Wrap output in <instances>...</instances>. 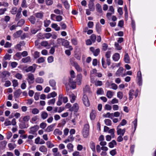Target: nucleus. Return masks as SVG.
Instances as JSON below:
<instances>
[{
    "label": "nucleus",
    "mask_w": 156,
    "mask_h": 156,
    "mask_svg": "<svg viewBox=\"0 0 156 156\" xmlns=\"http://www.w3.org/2000/svg\"><path fill=\"white\" fill-rule=\"evenodd\" d=\"M39 129V126L37 125H35L31 127L30 128V131L29 133L30 134H32L36 136L37 135V132Z\"/></svg>",
    "instance_id": "1"
},
{
    "label": "nucleus",
    "mask_w": 156,
    "mask_h": 156,
    "mask_svg": "<svg viewBox=\"0 0 156 156\" xmlns=\"http://www.w3.org/2000/svg\"><path fill=\"white\" fill-rule=\"evenodd\" d=\"M136 78L138 85L139 86H141L142 85V79L141 73L140 70L137 72Z\"/></svg>",
    "instance_id": "2"
},
{
    "label": "nucleus",
    "mask_w": 156,
    "mask_h": 156,
    "mask_svg": "<svg viewBox=\"0 0 156 156\" xmlns=\"http://www.w3.org/2000/svg\"><path fill=\"white\" fill-rule=\"evenodd\" d=\"M27 80L29 84H33L34 81V75L31 73L27 74Z\"/></svg>",
    "instance_id": "3"
},
{
    "label": "nucleus",
    "mask_w": 156,
    "mask_h": 156,
    "mask_svg": "<svg viewBox=\"0 0 156 156\" xmlns=\"http://www.w3.org/2000/svg\"><path fill=\"white\" fill-rule=\"evenodd\" d=\"M82 101L83 104L86 107H89L90 105V102L87 95L84 94L82 98Z\"/></svg>",
    "instance_id": "4"
},
{
    "label": "nucleus",
    "mask_w": 156,
    "mask_h": 156,
    "mask_svg": "<svg viewBox=\"0 0 156 156\" xmlns=\"http://www.w3.org/2000/svg\"><path fill=\"white\" fill-rule=\"evenodd\" d=\"M117 133L118 135H121L123 136L126 131L125 128H124L122 129H121L120 126H118L117 128Z\"/></svg>",
    "instance_id": "5"
},
{
    "label": "nucleus",
    "mask_w": 156,
    "mask_h": 156,
    "mask_svg": "<svg viewBox=\"0 0 156 156\" xmlns=\"http://www.w3.org/2000/svg\"><path fill=\"white\" fill-rule=\"evenodd\" d=\"M37 65L36 64H34L33 66H30L25 69V71L27 72H31L34 73L35 71Z\"/></svg>",
    "instance_id": "6"
},
{
    "label": "nucleus",
    "mask_w": 156,
    "mask_h": 156,
    "mask_svg": "<svg viewBox=\"0 0 156 156\" xmlns=\"http://www.w3.org/2000/svg\"><path fill=\"white\" fill-rule=\"evenodd\" d=\"M71 63L72 65L74 66L77 71L79 72H80L82 71V69L80 67L77 63L75 61H71Z\"/></svg>",
    "instance_id": "7"
},
{
    "label": "nucleus",
    "mask_w": 156,
    "mask_h": 156,
    "mask_svg": "<svg viewBox=\"0 0 156 156\" xmlns=\"http://www.w3.org/2000/svg\"><path fill=\"white\" fill-rule=\"evenodd\" d=\"M79 108V105L77 103H74L73 106L70 108L69 110L70 111H73L75 112H77Z\"/></svg>",
    "instance_id": "8"
},
{
    "label": "nucleus",
    "mask_w": 156,
    "mask_h": 156,
    "mask_svg": "<svg viewBox=\"0 0 156 156\" xmlns=\"http://www.w3.org/2000/svg\"><path fill=\"white\" fill-rule=\"evenodd\" d=\"M90 50L93 53L94 55L96 56L98 55L100 52V50L99 48H97L95 50L93 47H90Z\"/></svg>",
    "instance_id": "9"
},
{
    "label": "nucleus",
    "mask_w": 156,
    "mask_h": 156,
    "mask_svg": "<svg viewBox=\"0 0 156 156\" xmlns=\"http://www.w3.org/2000/svg\"><path fill=\"white\" fill-rule=\"evenodd\" d=\"M124 71V69L122 67H120L115 73V75L116 76L119 77L121 76L123 74V73Z\"/></svg>",
    "instance_id": "10"
},
{
    "label": "nucleus",
    "mask_w": 156,
    "mask_h": 156,
    "mask_svg": "<svg viewBox=\"0 0 156 156\" xmlns=\"http://www.w3.org/2000/svg\"><path fill=\"white\" fill-rule=\"evenodd\" d=\"M137 119H136L134 120L132 122V128H133L134 127V130L132 131L131 133V134L133 135L134 133L136 130V127L137 126Z\"/></svg>",
    "instance_id": "11"
},
{
    "label": "nucleus",
    "mask_w": 156,
    "mask_h": 156,
    "mask_svg": "<svg viewBox=\"0 0 156 156\" xmlns=\"http://www.w3.org/2000/svg\"><path fill=\"white\" fill-rule=\"evenodd\" d=\"M82 79V75L80 73L77 75L76 78V82L78 85H80L81 84V81Z\"/></svg>",
    "instance_id": "12"
},
{
    "label": "nucleus",
    "mask_w": 156,
    "mask_h": 156,
    "mask_svg": "<svg viewBox=\"0 0 156 156\" xmlns=\"http://www.w3.org/2000/svg\"><path fill=\"white\" fill-rule=\"evenodd\" d=\"M94 1H89V4L88 5V8L90 11H94L95 10Z\"/></svg>",
    "instance_id": "13"
},
{
    "label": "nucleus",
    "mask_w": 156,
    "mask_h": 156,
    "mask_svg": "<svg viewBox=\"0 0 156 156\" xmlns=\"http://www.w3.org/2000/svg\"><path fill=\"white\" fill-rule=\"evenodd\" d=\"M49 83L50 86L52 87V89L55 90L56 82L55 80L53 79L49 81Z\"/></svg>",
    "instance_id": "14"
},
{
    "label": "nucleus",
    "mask_w": 156,
    "mask_h": 156,
    "mask_svg": "<svg viewBox=\"0 0 156 156\" xmlns=\"http://www.w3.org/2000/svg\"><path fill=\"white\" fill-rule=\"evenodd\" d=\"M76 82L73 81V80L71 78L69 79V85L73 89H75L76 87Z\"/></svg>",
    "instance_id": "15"
},
{
    "label": "nucleus",
    "mask_w": 156,
    "mask_h": 156,
    "mask_svg": "<svg viewBox=\"0 0 156 156\" xmlns=\"http://www.w3.org/2000/svg\"><path fill=\"white\" fill-rule=\"evenodd\" d=\"M55 125V124H52L48 126L45 129V131L48 132H50L53 131L54 129V127Z\"/></svg>",
    "instance_id": "16"
},
{
    "label": "nucleus",
    "mask_w": 156,
    "mask_h": 156,
    "mask_svg": "<svg viewBox=\"0 0 156 156\" xmlns=\"http://www.w3.org/2000/svg\"><path fill=\"white\" fill-rule=\"evenodd\" d=\"M97 70L96 69H94L90 71V77L91 82H93L94 81V76L93 75V74L96 73L97 72Z\"/></svg>",
    "instance_id": "17"
},
{
    "label": "nucleus",
    "mask_w": 156,
    "mask_h": 156,
    "mask_svg": "<svg viewBox=\"0 0 156 156\" xmlns=\"http://www.w3.org/2000/svg\"><path fill=\"white\" fill-rule=\"evenodd\" d=\"M134 91L133 89H131L129 90V100L131 101L133 98V96L134 94Z\"/></svg>",
    "instance_id": "18"
},
{
    "label": "nucleus",
    "mask_w": 156,
    "mask_h": 156,
    "mask_svg": "<svg viewBox=\"0 0 156 156\" xmlns=\"http://www.w3.org/2000/svg\"><path fill=\"white\" fill-rule=\"evenodd\" d=\"M119 58L120 55L118 53H115L112 56L113 60L115 62L117 61Z\"/></svg>",
    "instance_id": "19"
},
{
    "label": "nucleus",
    "mask_w": 156,
    "mask_h": 156,
    "mask_svg": "<svg viewBox=\"0 0 156 156\" xmlns=\"http://www.w3.org/2000/svg\"><path fill=\"white\" fill-rule=\"evenodd\" d=\"M124 61L126 63H130V58L127 53H126L124 55Z\"/></svg>",
    "instance_id": "20"
},
{
    "label": "nucleus",
    "mask_w": 156,
    "mask_h": 156,
    "mask_svg": "<svg viewBox=\"0 0 156 156\" xmlns=\"http://www.w3.org/2000/svg\"><path fill=\"white\" fill-rule=\"evenodd\" d=\"M90 147L93 152H96L95 143L93 141H91L90 144Z\"/></svg>",
    "instance_id": "21"
},
{
    "label": "nucleus",
    "mask_w": 156,
    "mask_h": 156,
    "mask_svg": "<svg viewBox=\"0 0 156 156\" xmlns=\"http://www.w3.org/2000/svg\"><path fill=\"white\" fill-rule=\"evenodd\" d=\"M101 26L99 23H97L96 25V29L97 32L99 34H101Z\"/></svg>",
    "instance_id": "22"
},
{
    "label": "nucleus",
    "mask_w": 156,
    "mask_h": 156,
    "mask_svg": "<svg viewBox=\"0 0 156 156\" xmlns=\"http://www.w3.org/2000/svg\"><path fill=\"white\" fill-rule=\"evenodd\" d=\"M22 33V31L21 30L18 31L15 33H14L13 34V36L15 38H18L20 37Z\"/></svg>",
    "instance_id": "23"
},
{
    "label": "nucleus",
    "mask_w": 156,
    "mask_h": 156,
    "mask_svg": "<svg viewBox=\"0 0 156 156\" xmlns=\"http://www.w3.org/2000/svg\"><path fill=\"white\" fill-rule=\"evenodd\" d=\"M69 96L71 102L72 103H74L76 98V96L74 94L72 93L69 94Z\"/></svg>",
    "instance_id": "24"
},
{
    "label": "nucleus",
    "mask_w": 156,
    "mask_h": 156,
    "mask_svg": "<svg viewBox=\"0 0 156 156\" xmlns=\"http://www.w3.org/2000/svg\"><path fill=\"white\" fill-rule=\"evenodd\" d=\"M21 93V90L20 89H19L16 90L14 93V96L15 98L19 97Z\"/></svg>",
    "instance_id": "25"
},
{
    "label": "nucleus",
    "mask_w": 156,
    "mask_h": 156,
    "mask_svg": "<svg viewBox=\"0 0 156 156\" xmlns=\"http://www.w3.org/2000/svg\"><path fill=\"white\" fill-rule=\"evenodd\" d=\"M36 17L40 19H42L43 17L44 13L42 12H37L35 14Z\"/></svg>",
    "instance_id": "26"
},
{
    "label": "nucleus",
    "mask_w": 156,
    "mask_h": 156,
    "mask_svg": "<svg viewBox=\"0 0 156 156\" xmlns=\"http://www.w3.org/2000/svg\"><path fill=\"white\" fill-rule=\"evenodd\" d=\"M10 75V73L7 71L3 72L1 74V76L2 78H4L7 76H9Z\"/></svg>",
    "instance_id": "27"
},
{
    "label": "nucleus",
    "mask_w": 156,
    "mask_h": 156,
    "mask_svg": "<svg viewBox=\"0 0 156 156\" xmlns=\"http://www.w3.org/2000/svg\"><path fill=\"white\" fill-rule=\"evenodd\" d=\"M74 146L71 143H69L67 145V147L69 150V152H70L73 151Z\"/></svg>",
    "instance_id": "28"
},
{
    "label": "nucleus",
    "mask_w": 156,
    "mask_h": 156,
    "mask_svg": "<svg viewBox=\"0 0 156 156\" xmlns=\"http://www.w3.org/2000/svg\"><path fill=\"white\" fill-rule=\"evenodd\" d=\"M28 19L32 24H34L35 23L36 19L35 17L34 16H30L28 18Z\"/></svg>",
    "instance_id": "29"
},
{
    "label": "nucleus",
    "mask_w": 156,
    "mask_h": 156,
    "mask_svg": "<svg viewBox=\"0 0 156 156\" xmlns=\"http://www.w3.org/2000/svg\"><path fill=\"white\" fill-rule=\"evenodd\" d=\"M96 112L94 111H92L90 114V118L91 120H94L96 117Z\"/></svg>",
    "instance_id": "30"
},
{
    "label": "nucleus",
    "mask_w": 156,
    "mask_h": 156,
    "mask_svg": "<svg viewBox=\"0 0 156 156\" xmlns=\"http://www.w3.org/2000/svg\"><path fill=\"white\" fill-rule=\"evenodd\" d=\"M22 9L21 8L18 10L16 16V18H15L16 21H18L20 18V16L21 14V11Z\"/></svg>",
    "instance_id": "31"
},
{
    "label": "nucleus",
    "mask_w": 156,
    "mask_h": 156,
    "mask_svg": "<svg viewBox=\"0 0 156 156\" xmlns=\"http://www.w3.org/2000/svg\"><path fill=\"white\" fill-rule=\"evenodd\" d=\"M117 144V143L115 140H112L111 142L109 143L108 144L109 147L110 148H113L114 145H116Z\"/></svg>",
    "instance_id": "32"
},
{
    "label": "nucleus",
    "mask_w": 156,
    "mask_h": 156,
    "mask_svg": "<svg viewBox=\"0 0 156 156\" xmlns=\"http://www.w3.org/2000/svg\"><path fill=\"white\" fill-rule=\"evenodd\" d=\"M96 9L97 12L99 13H101L102 12V10L101 5L97 3L96 5Z\"/></svg>",
    "instance_id": "33"
},
{
    "label": "nucleus",
    "mask_w": 156,
    "mask_h": 156,
    "mask_svg": "<svg viewBox=\"0 0 156 156\" xmlns=\"http://www.w3.org/2000/svg\"><path fill=\"white\" fill-rule=\"evenodd\" d=\"M21 61L23 62L26 63L30 61V56H27L23 58Z\"/></svg>",
    "instance_id": "34"
},
{
    "label": "nucleus",
    "mask_w": 156,
    "mask_h": 156,
    "mask_svg": "<svg viewBox=\"0 0 156 156\" xmlns=\"http://www.w3.org/2000/svg\"><path fill=\"white\" fill-rule=\"evenodd\" d=\"M53 134L55 135H61L62 134V132L60 131L59 129H56L54 130L53 132Z\"/></svg>",
    "instance_id": "35"
},
{
    "label": "nucleus",
    "mask_w": 156,
    "mask_h": 156,
    "mask_svg": "<svg viewBox=\"0 0 156 156\" xmlns=\"http://www.w3.org/2000/svg\"><path fill=\"white\" fill-rule=\"evenodd\" d=\"M83 91L85 93H90L91 92L89 86L88 85H86L83 89Z\"/></svg>",
    "instance_id": "36"
},
{
    "label": "nucleus",
    "mask_w": 156,
    "mask_h": 156,
    "mask_svg": "<svg viewBox=\"0 0 156 156\" xmlns=\"http://www.w3.org/2000/svg\"><path fill=\"white\" fill-rule=\"evenodd\" d=\"M69 45V42L67 40L65 39L63 40L62 45L64 46L66 48H68V46Z\"/></svg>",
    "instance_id": "37"
},
{
    "label": "nucleus",
    "mask_w": 156,
    "mask_h": 156,
    "mask_svg": "<svg viewBox=\"0 0 156 156\" xmlns=\"http://www.w3.org/2000/svg\"><path fill=\"white\" fill-rule=\"evenodd\" d=\"M41 116L42 119L44 120L47 118L48 114L46 112L43 111L41 113Z\"/></svg>",
    "instance_id": "38"
},
{
    "label": "nucleus",
    "mask_w": 156,
    "mask_h": 156,
    "mask_svg": "<svg viewBox=\"0 0 156 156\" xmlns=\"http://www.w3.org/2000/svg\"><path fill=\"white\" fill-rule=\"evenodd\" d=\"M82 134L83 137L85 138H86L89 135V131L83 130Z\"/></svg>",
    "instance_id": "39"
},
{
    "label": "nucleus",
    "mask_w": 156,
    "mask_h": 156,
    "mask_svg": "<svg viewBox=\"0 0 156 156\" xmlns=\"http://www.w3.org/2000/svg\"><path fill=\"white\" fill-rule=\"evenodd\" d=\"M113 95V93L112 92L111 90L107 91L106 93V96L108 98H111Z\"/></svg>",
    "instance_id": "40"
},
{
    "label": "nucleus",
    "mask_w": 156,
    "mask_h": 156,
    "mask_svg": "<svg viewBox=\"0 0 156 156\" xmlns=\"http://www.w3.org/2000/svg\"><path fill=\"white\" fill-rule=\"evenodd\" d=\"M51 26L52 28L54 29L56 31H58L60 30V27H58V25L56 23H52Z\"/></svg>",
    "instance_id": "41"
},
{
    "label": "nucleus",
    "mask_w": 156,
    "mask_h": 156,
    "mask_svg": "<svg viewBox=\"0 0 156 156\" xmlns=\"http://www.w3.org/2000/svg\"><path fill=\"white\" fill-rule=\"evenodd\" d=\"M39 150L42 152H46L47 151V149L44 146H41L39 148Z\"/></svg>",
    "instance_id": "42"
},
{
    "label": "nucleus",
    "mask_w": 156,
    "mask_h": 156,
    "mask_svg": "<svg viewBox=\"0 0 156 156\" xmlns=\"http://www.w3.org/2000/svg\"><path fill=\"white\" fill-rule=\"evenodd\" d=\"M54 12L57 15H62L63 13L62 10H60L58 9H55L54 11Z\"/></svg>",
    "instance_id": "43"
},
{
    "label": "nucleus",
    "mask_w": 156,
    "mask_h": 156,
    "mask_svg": "<svg viewBox=\"0 0 156 156\" xmlns=\"http://www.w3.org/2000/svg\"><path fill=\"white\" fill-rule=\"evenodd\" d=\"M36 82L38 83H42L44 82V80L42 78L37 77L35 80Z\"/></svg>",
    "instance_id": "44"
},
{
    "label": "nucleus",
    "mask_w": 156,
    "mask_h": 156,
    "mask_svg": "<svg viewBox=\"0 0 156 156\" xmlns=\"http://www.w3.org/2000/svg\"><path fill=\"white\" fill-rule=\"evenodd\" d=\"M104 122H105V125L108 126H110L112 124V121L109 119H105L104 120Z\"/></svg>",
    "instance_id": "45"
},
{
    "label": "nucleus",
    "mask_w": 156,
    "mask_h": 156,
    "mask_svg": "<svg viewBox=\"0 0 156 156\" xmlns=\"http://www.w3.org/2000/svg\"><path fill=\"white\" fill-rule=\"evenodd\" d=\"M25 23L24 20L22 19L20 20L18 23L17 25L18 26L21 27Z\"/></svg>",
    "instance_id": "46"
},
{
    "label": "nucleus",
    "mask_w": 156,
    "mask_h": 156,
    "mask_svg": "<svg viewBox=\"0 0 156 156\" xmlns=\"http://www.w3.org/2000/svg\"><path fill=\"white\" fill-rule=\"evenodd\" d=\"M123 97V93L122 92L119 91L117 93V97L120 100L122 99Z\"/></svg>",
    "instance_id": "47"
},
{
    "label": "nucleus",
    "mask_w": 156,
    "mask_h": 156,
    "mask_svg": "<svg viewBox=\"0 0 156 156\" xmlns=\"http://www.w3.org/2000/svg\"><path fill=\"white\" fill-rule=\"evenodd\" d=\"M41 45L42 46L44 47H49V44L48 41H43L41 42Z\"/></svg>",
    "instance_id": "48"
},
{
    "label": "nucleus",
    "mask_w": 156,
    "mask_h": 156,
    "mask_svg": "<svg viewBox=\"0 0 156 156\" xmlns=\"http://www.w3.org/2000/svg\"><path fill=\"white\" fill-rule=\"evenodd\" d=\"M104 93V91L101 88L98 89L97 91V94L98 95L102 94Z\"/></svg>",
    "instance_id": "49"
},
{
    "label": "nucleus",
    "mask_w": 156,
    "mask_h": 156,
    "mask_svg": "<svg viewBox=\"0 0 156 156\" xmlns=\"http://www.w3.org/2000/svg\"><path fill=\"white\" fill-rule=\"evenodd\" d=\"M46 144L49 148H51L54 146V145L50 141H48L46 142Z\"/></svg>",
    "instance_id": "50"
},
{
    "label": "nucleus",
    "mask_w": 156,
    "mask_h": 156,
    "mask_svg": "<svg viewBox=\"0 0 156 156\" xmlns=\"http://www.w3.org/2000/svg\"><path fill=\"white\" fill-rule=\"evenodd\" d=\"M96 35L94 34H92L90 37V40L92 41L94 43V42L96 40Z\"/></svg>",
    "instance_id": "51"
},
{
    "label": "nucleus",
    "mask_w": 156,
    "mask_h": 156,
    "mask_svg": "<svg viewBox=\"0 0 156 156\" xmlns=\"http://www.w3.org/2000/svg\"><path fill=\"white\" fill-rule=\"evenodd\" d=\"M39 110L37 108H34L32 110V113L33 114H37L39 113Z\"/></svg>",
    "instance_id": "52"
},
{
    "label": "nucleus",
    "mask_w": 156,
    "mask_h": 156,
    "mask_svg": "<svg viewBox=\"0 0 156 156\" xmlns=\"http://www.w3.org/2000/svg\"><path fill=\"white\" fill-rule=\"evenodd\" d=\"M55 101V98H53L51 99L48 101V104L49 105H54Z\"/></svg>",
    "instance_id": "53"
},
{
    "label": "nucleus",
    "mask_w": 156,
    "mask_h": 156,
    "mask_svg": "<svg viewBox=\"0 0 156 156\" xmlns=\"http://www.w3.org/2000/svg\"><path fill=\"white\" fill-rule=\"evenodd\" d=\"M62 20V17L60 15L56 16L55 21L58 22H60Z\"/></svg>",
    "instance_id": "54"
},
{
    "label": "nucleus",
    "mask_w": 156,
    "mask_h": 156,
    "mask_svg": "<svg viewBox=\"0 0 156 156\" xmlns=\"http://www.w3.org/2000/svg\"><path fill=\"white\" fill-rule=\"evenodd\" d=\"M51 23V21L50 20H46L44 21V26L45 27H48Z\"/></svg>",
    "instance_id": "55"
},
{
    "label": "nucleus",
    "mask_w": 156,
    "mask_h": 156,
    "mask_svg": "<svg viewBox=\"0 0 156 156\" xmlns=\"http://www.w3.org/2000/svg\"><path fill=\"white\" fill-rule=\"evenodd\" d=\"M59 25L61 26L62 29L65 30L66 28V25L63 22L60 23Z\"/></svg>",
    "instance_id": "56"
},
{
    "label": "nucleus",
    "mask_w": 156,
    "mask_h": 156,
    "mask_svg": "<svg viewBox=\"0 0 156 156\" xmlns=\"http://www.w3.org/2000/svg\"><path fill=\"white\" fill-rule=\"evenodd\" d=\"M126 121L125 119H123L122 120L120 124L118 126H120V127H121V126H124L126 125Z\"/></svg>",
    "instance_id": "57"
},
{
    "label": "nucleus",
    "mask_w": 156,
    "mask_h": 156,
    "mask_svg": "<svg viewBox=\"0 0 156 156\" xmlns=\"http://www.w3.org/2000/svg\"><path fill=\"white\" fill-rule=\"evenodd\" d=\"M110 86L111 87V88L114 90H116L118 88L117 85L114 83H112L111 84Z\"/></svg>",
    "instance_id": "58"
},
{
    "label": "nucleus",
    "mask_w": 156,
    "mask_h": 156,
    "mask_svg": "<svg viewBox=\"0 0 156 156\" xmlns=\"http://www.w3.org/2000/svg\"><path fill=\"white\" fill-rule=\"evenodd\" d=\"M12 83H13V86L14 87H16L18 86V83L17 80H14L12 81Z\"/></svg>",
    "instance_id": "59"
},
{
    "label": "nucleus",
    "mask_w": 156,
    "mask_h": 156,
    "mask_svg": "<svg viewBox=\"0 0 156 156\" xmlns=\"http://www.w3.org/2000/svg\"><path fill=\"white\" fill-rule=\"evenodd\" d=\"M39 30V29H32L31 30L30 32L32 34H35Z\"/></svg>",
    "instance_id": "60"
},
{
    "label": "nucleus",
    "mask_w": 156,
    "mask_h": 156,
    "mask_svg": "<svg viewBox=\"0 0 156 156\" xmlns=\"http://www.w3.org/2000/svg\"><path fill=\"white\" fill-rule=\"evenodd\" d=\"M40 93L36 92L34 95V98L35 100L37 101L39 99Z\"/></svg>",
    "instance_id": "61"
},
{
    "label": "nucleus",
    "mask_w": 156,
    "mask_h": 156,
    "mask_svg": "<svg viewBox=\"0 0 156 156\" xmlns=\"http://www.w3.org/2000/svg\"><path fill=\"white\" fill-rule=\"evenodd\" d=\"M7 10V9L6 8H1L0 9V15H3L4 14L5 12Z\"/></svg>",
    "instance_id": "62"
},
{
    "label": "nucleus",
    "mask_w": 156,
    "mask_h": 156,
    "mask_svg": "<svg viewBox=\"0 0 156 156\" xmlns=\"http://www.w3.org/2000/svg\"><path fill=\"white\" fill-rule=\"evenodd\" d=\"M47 124L46 123L42 122L40 125V127L42 129H44L47 126Z\"/></svg>",
    "instance_id": "63"
},
{
    "label": "nucleus",
    "mask_w": 156,
    "mask_h": 156,
    "mask_svg": "<svg viewBox=\"0 0 156 156\" xmlns=\"http://www.w3.org/2000/svg\"><path fill=\"white\" fill-rule=\"evenodd\" d=\"M17 8L16 7H13L11 11V13L12 14H15L17 12Z\"/></svg>",
    "instance_id": "64"
}]
</instances>
